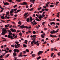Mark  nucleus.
<instances>
[{
    "label": "nucleus",
    "mask_w": 60,
    "mask_h": 60,
    "mask_svg": "<svg viewBox=\"0 0 60 60\" xmlns=\"http://www.w3.org/2000/svg\"><path fill=\"white\" fill-rule=\"evenodd\" d=\"M33 38H32V40H33V41H32L31 42V44L32 46H33L34 45V42L35 41V39H36V37H36V35H33Z\"/></svg>",
    "instance_id": "1"
},
{
    "label": "nucleus",
    "mask_w": 60,
    "mask_h": 60,
    "mask_svg": "<svg viewBox=\"0 0 60 60\" xmlns=\"http://www.w3.org/2000/svg\"><path fill=\"white\" fill-rule=\"evenodd\" d=\"M12 34V33H8V34L9 35H8V38H11V40H13L14 39V38L12 37V36L11 35Z\"/></svg>",
    "instance_id": "2"
},
{
    "label": "nucleus",
    "mask_w": 60,
    "mask_h": 60,
    "mask_svg": "<svg viewBox=\"0 0 60 60\" xmlns=\"http://www.w3.org/2000/svg\"><path fill=\"white\" fill-rule=\"evenodd\" d=\"M20 27H21L22 28H26L27 29L28 28V29H29V28H31V26H30V27H27L26 26H25L24 25H22L20 26Z\"/></svg>",
    "instance_id": "3"
},
{
    "label": "nucleus",
    "mask_w": 60,
    "mask_h": 60,
    "mask_svg": "<svg viewBox=\"0 0 60 60\" xmlns=\"http://www.w3.org/2000/svg\"><path fill=\"white\" fill-rule=\"evenodd\" d=\"M2 31H3L2 32L1 34L2 35H4V34H5V33H6L7 32V30L4 28L2 29Z\"/></svg>",
    "instance_id": "4"
},
{
    "label": "nucleus",
    "mask_w": 60,
    "mask_h": 60,
    "mask_svg": "<svg viewBox=\"0 0 60 60\" xmlns=\"http://www.w3.org/2000/svg\"><path fill=\"white\" fill-rule=\"evenodd\" d=\"M30 19L29 18H28L26 19V21L27 22H32V21H33V19L31 17H30Z\"/></svg>",
    "instance_id": "5"
},
{
    "label": "nucleus",
    "mask_w": 60,
    "mask_h": 60,
    "mask_svg": "<svg viewBox=\"0 0 60 60\" xmlns=\"http://www.w3.org/2000/svg\"><path fill=\"white\" fill-rule=\"evenodd\" d=\"M14 52H17V53H18L19 52V50L17 49H14Z\"/></svg>",
    "instance_id": "6"
},
{
    "label": "nucleus",
    "mask_w": 60,
    "mask_h": 60,
    "mask_svg": "<svg viewBox=\"0 0 60 60\" xmlns=\"http://www.w3.org/2000/svg\"><path fill=\"white\" fill-rule=\"evenodd\" d=\"M28 14V12H27L25 13L24 14V15H23V16H25V18H27V17H28V16L29 15V14H28V15L27 14Z\"/></svg>",
    "instance_id": "7"
},
{
    "label": "nucleus",
    "mask_w": 60,
    "mask_h": 60,
    "mask_svg": "<svg viewBox=\"0 0 60 60\" xmlns=\"http://www.w3.org/2000/svg\"><path fill=\"white\" fill-rule=\"evenodd\" d=\"M11 46L12 47H13V48H14V46L15 47V49H17V48H18V45L16 44H15L14 46L13 45H12Z\"/></svg>",
    "instance_id": "8"
},
{
    "label": "nucleus",
    "mask_w": 60,
    "mask_h": 60,
    "mask_svg": "<svg viewBox=\"0 0 60 60\" xmlns=\"http://www.w3.org/2000/svg\"><path fill=\"white\" fill-rule=\"evenodd\" d=\"M10 30L12 31V32H15V33H16V30L15 29H14L13 30V29L12 28H11L10 29Z\"/></svg>",
    "instance_id": "9"
},
{
    "label": "nucleus",
    "mask_w": 60,
    "mask_h": 60,
    "mask_svg": "<svg viewBox=\"0 0 60 60\" xmlns=\"http://www.w3.org/2000/svg\"><path fill=\"white\" fill-rule=\"evenodd\" d=\"M43 18V17L41 15H40L38 17V18L40 20H41V18Z\"/></svg>",
    "instance_id": "10"
},
{
    "label": "nucleus",
    "mask_w": 60,
    "mask_h": 60,
    "mask_svg": "<svg viewBox=\"0 0 60 60\" xmlns=\"http://www.w3.org/2000/svg\"><path fill=\"white\" fill-rule=\"evenodd\" d=\"M45 33H43L41 35V37L42 38H44L45 37L44 36H45Z\"/></svg>",
    "instance_id": "11"
},
{
    "label": "nucleus",
    "mask_w": 60,
    "mask_h": 60,
    "mask_svg": "<svg viewBox=\"0 0 60 60\" xmlns=\"http://www.w3.org/2000/svg\"><path fill=\"white\" fill-rule=\"evenodd\" d=\"M38 56H39L40 54H42V53H43V51H39L38 52Z\"/></svg>",
    "instance_id": "12"
},
{
    "label": "nucleus",
    "mask_w": 60,
    "mask_h": 60,
    "mask_svg": "<svg viewBox=\"0 0 60 60\" xmlns=\"http://www.w3.org/2000/svg\"><path fill=\"white\" fill-rule=\"evenodd\" d=\"M51 50H55V51H57V49H56V47H55L54 49L52 48L51 49Z\"/></svg>",
    "instance_id": "13"
},
{
    "label": "nucleus",
    "mask_w": 60,
    "mask_h": 60,
    "mask_svg": "<svg viewBox=\"0 0 60 60\" xmlns=\"http://www.w3.org/2000/svg\"><path fill=\"white\" fill-rule=\"evenodd\" d=\"M50 36L51 37H53V38H54V37H56V35H53L52 34H50Z\"/></svg>",
    "instance_id": "14"
},
{
    "label": "nucleus",
    "mask_w": 60,
    "mask_h": 60,
    "mask_svg": "<svg viewBox=\"0 0 60 60\" xmlns=\"http://www.w3.org/2000/svg\"><path fill=\"white\" fill-rule=\"evenodd\" d=\"M14 11L13 10V9H12L11 10V11H10V14H11V13H12L13 12H14Z\"/></svg>",
    "instance_id": "15"
},
{
    "label": "nucleus",
    "mask_w": 60,
    "mask_h": 60,
    "mask_svg": "<svg viewBox=\"0 0 60 60\" xmlns=\"http://www.w3.org/2000/svg\"><path fill=\"white\" fill-rule=\"evenodd\" d=\"M23 4H24L23 5H27V3L25 2H23Z\"/></svg>",
    "instance_id": "16"
},
{
    "label": "nucleus",
    "mask_w": 60,
    "mask_h": 60,
    "mask_svg": "<svg viewBox=\"0 0 60 60\" xmlns=\"http://www.w3.org/2000/svg\"><path fill=\"white\" fill-rule=\"evenodd\" d=\"M13 55L14 56H16L17 55V53H16V52H14L13 53Z\"/></svg>",
    "instance_id": "17"
},
{
    "label": "nucleus",
    "mask_w": 60,
    "mask_h": 60,
    "mask_svg": "<svg viewBox=\"0 0 60 60\" xmlns=\"http://www.w3.org/2000/svg\"><path fill=\"white\" fill-rule=\"evenodd\" d=\"M4 5H9V3H8L6 2L4 3Z\"/></svg>",
    "instance_id": "18"
},
{
    "label": "nucleus",
    "mask_w": 60,
    "mask_h": 60,
    "mask_svg": "<svg viewBox=\"0 0 60 60\" xmlns=\"http://www.w3.org/2000/svg\"><path fill=\"white\" fill-rule=\"evenodd\" d=\"M50 24L51 25H55V23L54 22H51Z\"/></svg>",
    "instance_id": "19"
},
{
    "label": "nucleus",
    "mask_w": 60,
    "mask_h": 60,
    "mask_svg": "<svg viewBox=\"0 0 60 60\" xmlns=\"http://www.w3.org/2000/svg\"><path fill=\"white\" fill-rule=\"evenodd\" d=\"M23 46L24 48H26L27 47V46L26 44H24L23 45Z\"/></svg>",
    "instance_id": "20"
},
{
    "label": "nucleus",
    "mask_w": 60,
    "mask_h": 60,
    "mask_svg": "<svg viewBox=\"0 0 60 60\" xmlns=\"http://www.w3.org/2000/svg\"><path fill=\"white\" fill-rule=\"evenodd\" d=\"M54 6V5H50V7L51 8H52V7H53Z\"/></svg>",
    "instance_id": "21"
},
{
    "label": "nucleus",
    "mask_w": 60,
    "mask_h": 60,
    "mask_svg": "<svg viewBox=\"0 0 60 60\" xmlns=\"http://www.w3.org/2000/svg\"><path fill=\"white\" fill-rule=\"evenodd\" d=\"M18 56L20 57V56L21 57H22L23 56V55L21 54H20Z\"/></svg>",
    "instance_id": "22"
},
{
    "label": "nucleus",
    "mask_w": 60,
    "mask_h": 60,
    "mask_svg": "<svg viewBox=\"0 0 60 60\" xmlns=\"http://www.w3.org/2000/svg\"><path fill=\"white\" fill-rule=\"evenodd\" d=\"M41 57L40 56H39V57H38L37 59V60H39L40 59H41Z\"/></svg>",
    "instance_id": "23"
},
{
    "label": "nucleus",
    "mask_w": 60,
    "mask_h": 60,
    "mask_svg": "<svg viewBox=\"0 0 60 60\" xmlns=\"http://www.w3.org/2000/svg\"><path fill=\"white\" fill-rule=\"evenodd\" d=\"M41 7H40V8H38V11H39L40 10H41Z\"/></svg>",
    "instance_id": "24"
},
{
    "label": "nucleus",
    "mask_w": 60,
    "mask_h": 60,
    "mask_svg": "<svg viewBox=\"0 0 60 60\" xmlns=\"http://www.w3.org/2000/svg\"><path fill=\"white\" fill-rule=\"evenodd\" d=\"M15 42L16 43V44H18V43H19V42L17 41H15Z\"/></svg>",
    "instance_id": "25"
},
{
    "label": "nucleus",
    "mask_w": 60,
    "mask_h": 60,
    "mask_svg": "<svg viewBox=\"0 0 60 60\" xmlns=\"http://www.w3.org/2000/svg\"><path fill=\"white\" fill-rule=\"evenodd\" d=\"M35 20H37V21H40V20H39V19H36Z\"/></svg>",
    "instance_id": "26"
},
{
    "label": "nucleus",
    "mask_w": 60,
    "mask_h": 60,
    "mask_svg": "<svg viewBox=\"0 0 60 60\" xmlns=\"http://www.w3.org/2000/svg\"><path fill=\"white\" fill-rule=\"evenodd\" d=\"M44 10L45 11H49L48 9L45 8Z\"/></svg>",
    "instance_id": "27"
},
{
    "label": "nucleus",
    "mask_w": 60,
    "mask_h": 60,
    "mask_svg": "<svg viewBox=\"0 0 60 60\" xmlns=\"http://www.w3.org/2000/svg\"><path fill=\"white\" fill-rule=\"evenodd\" d=\"M54 53H52L51 55V57H52V56L54 55Z\"/></svg>",
    "instance_id": "28"
},
{
    "label": "nucleus",
    "mask_w": 60,
    "mask_h": 60,
    "mask_svg": "<svg viewBox=\"0 0 60 60\" xmlns=\"http://www.w3.org/2000/svg\"><path fill=\"white\" fill-rule=\"evenodd\" d=\"M26 51L27 52H28L29 51V50H28V49H26Z\"/></svg>",
    "instance_id": "29"
},
{
    "label": "nucleus",
    "mask_w": 60,
    "mask_h": 60,
    "mask_svg": "<svg viewBox=\"0 0 60 60\" xmlns=\"http://www.w3.org/2000/svg\"><path fill=\"white\" fill-rule=\"evenodd\" d=\"M6 15H8V14H9V13H10L9 12V11H8V12H6Z\"/></svg>",
    "instance_id": "30"
},
{
    "label": "nucleus",
    "mask_w": 60,
    "mask_h": 60,
    "mask_svg": "<svg viewBox=\"0 0 60 60\" xmlns=\"http://www.w3.org/2000/svg\"><path fill=\"white\" fill-rule=\"evenodd\" d=\"M18 24L19 25H21V22H20V21H19L18 22Z\"/></svg>",
    "instance_id": "31"
},
{
    "label": "nucleus",
    "mask_w": 60,
    "mask_h": 60,
    "mask_svg": "<svg viewBox=\"0 0 60 60\" xmlns=\"http://www.w3.org/2000/svg\"><path fill=\"white\" fill-rule=\"evenodd\" d=\"M1 18L2 19H4V16H1Z\"/></svg>",
    "instance_id": "32"
},
{
    "label": "nucleus",
    "mask_w": 60,
    "mask_h": 60,
    "mask_svg": "<svg viewBox=\"0 0 60 60\" xmlns=\"http://www.w3.org/2000/svg\"><path fill=\"white\" fill-rule=\"evenodd\" d=\"M16 1H18V2H20L21 1V0H16Z\"/></svg>",
    "instance_id": "33"
},
{
    "label": "nucleus",
    "mask_w": 60,
    "mask_h": 60,
    "mask_svg": "<svg viewBox=\"0 0 60 60\" xmlns=\"http://www.w3.org/2000/svg\"><path fill=\"white\" fill-rule=\"evenodd\" d=\"M45 22H43L42 23V25H43H43H44V24H45Z\"/></svg>",
    "instance_id": "34"
},
{
    "label": "nucleus",
    "mask_w": 60,
    "mask_h": 60,
    "mask_svg": "<svg viewBox=\"0 0 60 60\" xmlns=\"http://www.w3.org/2000/svg\"><path fill=\"white\" fill-rule=\"evenodd\" d=\"M33 9H34V8H31L30 9H29V10L30 11H32V10H33Z\"/></svg>",
    "instance_id": "35"
},
{
    "label": "nucleus",
    "mask_w": 60,
    "mask_h": 60,
    "mask_svg": "<svg viewBox=\"0 0 60 60\" xmlns=\"http://www.w3.org/2000/svg\"><path fill=\"white\" fill-rule=\"evenodd\" d=\"M8 31L9 33H11V31L10 30H8Z\"/></svg>",
    "instance_id": "36"
},
{
    "label": "nucleus",
    "mask_w": 60,
    "mask_h": 60,
    "mask_svg": "<svg viewBox=\"0 0 60 60\" xmlns=\"http://www.w3.org/2000/svg\"><path fill=\"white\" fill-rule=\"evenodd\" d=\"M19 35H20V36H21L22 35V33H19Z\"/></svg>",
    "instance_id": "37"
},
{
    "label": "nucleus",
    "mask_w": 60,
    "mask_h": 60,
    "mask_svg": "<svg viewBox=\"0 0 60 60\" xmlns=\"http://www.w3.org/2000/svg\"><path fill=\"white\" fill-rule=\"evenodd\" d=\"M33 33L34 34H36V32L34 31L33 32Z\"/></svg>",
    "instance_id": "38"
},
{
    "label": "nucleus",
    "mask_w": 60,
    "mask_h": 60,
    "mask_svg": "<svg viewBox=\"0 0 60 60\" xmlns=\"http://www.w3.org/2000/svg\"><path fill=\"white\" fill-rule=\"evenodd\" d=\"M57 55L58 56H60V52H59L58 53Z\"/></svg>",
    "instance_id": "39"
},
{
    "label": "nucleus",
    "mask_w": 60,
    "mask_h": 60,
    "mask_svg": "<svg viewBox=\"0 0 60 60\" xmlns=\"http://www.w3.org/2000/svg\"><path fill=\"white\" fill-rule=\"evenodd\" d=\"M20 32V30H17V33H19Z\"/></svg>",
    "instance_id": "40"
},
{
    "label": "nucleus",
    "mask_w": 60,
    "mask_h": 60,
    "mask_svg": "<svg viewBox=\"0 0 60 60\" xmlns=\"http://www.w3.org/2000/svg\"><path fill=\"white\" fill-rule=\"evenodd\" d=\"M17 5H15L13 7L14 8H16V7H17Z\"/></svg>",
    "instance_id": "41"
},
{
    "label": "nucleus",
    "mask_w": 60,
    "mask_h": 60,
    "mask_svg": "<svg viewBox=\"0 0 60 60\" xmlns=\"http://www.w3.org/2000/svg\"><path fill=\"white\" fill-rule=\"evenodd\" d=\"M36 24H37V23L36 22H35L33 23V25H36Z\"/></svg>",
    "instance_id": "42"
},
{
    "label": "nucleus",
    "mask_w": 60,
    "mask_h": 60,
    "mask_svg": "<svg viewBox=\"0 0 60 60\" xmlns=\"http://www.w3.org/2000/svg\"><path fill=\"white\" fill-rule=\"evenodd\" d=\"M47 42H46V41H45L44 43H43V44H46V43H47Z\"/></svg>",
    "instance_id": "43"
},
{
    "label": "nucleus",
    "mask_w": 60,
    "mask_h": 60,
    "mask_svg": "<svg viewBox=\"0 0 60 60\" xmlns=\"http://www.w3.org/2000/svg\"><path fill=\"white\" fill-rule=\"evenodd\" d=\"M32 56H33V57H35V54H32Z\"/></svg>",
    "instance_id": "44"
},
{
    "label": "nucleus",
    "mask_w": 60,
    "mask_h": 60,
    "mask_svg": "<svg viewBox=\"0 0 60 60\" xmlns=\"http://www.w3.org/2000/svg\"><path fill=\"white\" fill-rule=\"evenodd\" d=\"M9 55H10L9 54H8V55H6V56L7 57H8V56H9Z\"/></svg>",
    "instance_id": "45"
},
{
    "label": "nucleus",
    "mask_w": 60,
    "mask_h": 60,
    "mask_svg": "<svg viewBox=\"0 0 60 60\" xmlns=\"http://www.w3.org/2000/svg\"><path fill=\"white\" fill-rule=\"evenodd\" d=\"M44 30H47V28H45L44 29Z\"/></svg>",
    "instance_id": "46"
},
{
    "label": "nucleus",
    "mask_w": 60,
    "mask_h": 60,
    "mask_svg": "<svg viewBox=\"0 0 60 60\" xmlns=\"http://www.w3.org/2000/svg\"><path fill=\"white\" fill-rule=\"evenodd\" d=\"M3 58V56L2 55L0 56V58Z\"/></svg>",
    "instance_id": "47"
},
{
    "label": "nucleus",
    "mask_w": 60,
    "mask_h": 60,
    "mask_svg": "<svg viewBox=\"0 0 60 60\" xmlns=\"http://www.w3.org/2000/svg\"><path fill=\"white\" fill-rule=\"evenodd\" d=\"M10 15H11V16H13V14L12 13L11 14H10Z\"/></svg>",
    "instance_id": "48"
},
{
    "label": "nucleus",
    "mask_w": 60,
    "mask_h": 60,
    "mask_svg": "<svg viewBox=\"0 0 60 60\" xmlns=\"http://www.w3.org/2000/svg\"><path fill=\"white\" fill-rule=\"evenodd\" d=\"M15 58V59H14V60H17V57H14Z\"/></svg>",
    "instance_id": "49"
},
{
    "label": "nucleus",
    "mask_w": 60,
    "mask_h": 60,
    "mask_svg": "<svg viewBox=\"0 0 60 60\" xmlns=\"http://www.w3.org/2000/svg\"><path fill=\"white\" fill-rule=\"evenodd\" d=\"M42 15L43 17H45V15L44 14H42Z\"/></svg>",
    "instance_id": "50"
},
{
    "label": "nucleus",
    "mask_w": 60,
    "mask_h": 60,
    "mask_svg": "<svg viewBox=\"0 0 60 60\" xmlns=\"http://www.w3.org/2000/svg\"><path fill=\"white\" fill-rule=\"evenodd\" d=\"M51 41L52 43H54V42H53L52 40H51Z\"/></svg>",
    "instance_id": "51"
},
{
    "label": "nucleus",
    "mask_w": 60,
    "mask_h": 60,
    "mask_svg": "<svg viewBox=\"0 0 60 60\" xmlns=\"http://www.w3.org/2000/svg\"><path fill=\"white\" fill-rule=\"evenodd\" d=\"M33 6V5L32 4H31L30 6V7L31 8Z\"/></svg>",
    "instance_id": "52"
},
{
    "label": "nucleus",
    "mask_w": 60,
    "mask_h": 60,
    "mask_svg": "<svg viewBox=\"0 0 60 60\" xmlns=\"http://www.w3.org/2000/svg\"><path fill=\"white\" fill-rule=\"evenodd\" d=\"M58 28V26L57 25H56L55 26V28Z\"/></svg>",
    "instance_id": "53"
},
{
    "label": "nucleus",
    "mask_w": 60,
    "mask_h": 60,
    "mask_svg": "<svg viewBox=\"0 0 60 60\" xmlns=\"http://www.w3.org/2000/svg\"><path fill=\"white\" fill-rule=\"evenodd\" d=\"M50 33H51V34H54V33H53V32H52V31L50 32Z\"/></svg>",
    "instance_id": "54"
},
{
    "label": "nucleus",
    "mask_w": 60,
    "mask_h": 60,
    "mask_svg": "<svg viewBox=\"0 0 60 60\" xmlns=\"http://www.w3.org/2000/svg\"><path fill=\"white\" fill-rule=\"evenodd\" d=\"M17 44V47H18H18H19V46H20V44Z\"/></svg>",
    "instance_id": "55"
},
{
    "label": "nucleus",
    "mask_w": 60,
    "mask_h": 60,
    "mask_svg": "<svg viewBox=\"0 0 60 60\" xmlns=\"http://www.w3.org/2000/svg\"><path fill=\"white\" fill-rule=\"evenodd\" d=\"M28 32L29 33H32L31 31H30V30H28Z\"/></svg>",
    "instance_id": "56"
},
{
    "label": "nucleus",
    "mask_w": 60,
    "mask_h": 60,
    "mask_svg": "<svg viewBox=\"0 0 60 60\" xmlns=\"http://www.w3.org/2000/svg\"><path fill=\"white\" fill-rule=\"evenodd\" d=\"M33 51H32L30 53V55H32V54L33 53Z\"/></svg>",
    "instance_id": "57"
},
{
    "label": "nucleus",
    "mask_w": 60,
    "mask_h": 60,
    "mask_svg": "<svg viewBox=\"0 0 60 60\" xmlns=\"http://www.w3.org/2000/svg\"><path fill=\"white\" fill-rule=\"evenodd\" d=\"M16 10H17V9H14L13 10L14 11H16Z\"/></svg>",
    "instance_id": "58"
},
{
    "label": "nucleus",
    "mask_w": 60,
    "mask_h": 60,
    "mask_svg": "<svg viewBox=\"0 0 60 60\" xmlns=\"http://www.w3.org/2000/svg\"><path fill=\"white\" fill-rule=\"evenodd\" d=\"M11 51H12V50H9V52L10 53H11Z\"/></svg>",
    "instance_id": "59"
},
{
    "label": "nucleus",
    "mask_w": 60,
    "mask_h": 60,
    "mask_svg": "<svg viewBox=\"0 0 60 60\" xmlns=\"http://www.w3.org/2000/svg\"><path fill=\"white\" fill-rule=\"evenodd\" d=\"M12 35H13V36H12L13 37H14V36H15V34H13Z\"/></svg>",
    "instance_id": "60"
},
{
    "label": "nucleus",
    "mask_w": 60,
    "mask_h": 60,
    "mask_svg": "<svg viewBox=\"0 0 60 60\" xmlns=\"http://www.w3.org/2000/svg\"><path fill=\"white\" fill-rule=\"evenodd\" d=\"M17 35H16L14 37V38H17Z\"/></svg>",
    "instance_id": "61"
},
{
    "label": "nucleus",
    "mask_w": 60,
    "mask_h": 60,
    "mask_svg": "<svg viewBox=\"0 0 60 60\" xmlns=\"http://www.w3.org/2000/svg\"><path fill=\"white\" fill-rule=\"evenodd\" d=\"M6 49H5V50L2 49V51H6Z\"/></svg>",
    "instance_id": "62"
},
{
    "label": "nucleus",
    "mask_w": 60,
    "mask_h": 60,
    "mask_svg": "<svg viewBox=\"0 0 60 60\" xmlns=\"http://www.w3.org/2000/svg\"><path fill=\"white\" fill-rule=\"evenodd\" d=\"M17 12H19V11H20V10H17Z\"/></svg>",
    "instance_id": "63"
},
{
    "label": "nucleus",
    "mask_w": 60,
    "mask_h": 60,
    "mask_svg": "<svg viewBox=\"0 0 60 60\" xmlns=\"http://www.w3.org/2000/svg\"><path fill=\"white\" fill-rule=\"evenodd\" d=\"M52 32H53V33H55V30H52Z\"/></svg>",
    "instance_id": "64"
}]
</instances>
